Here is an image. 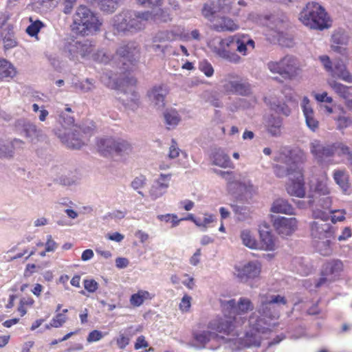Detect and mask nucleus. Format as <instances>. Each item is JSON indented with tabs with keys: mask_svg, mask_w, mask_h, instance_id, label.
<instances>
[{
	"mask_svg": "<svg viewBox=\"0 0 352 352\" xmlns=\"http://www.w3.org/2000/svg\"><path fill=\"white\" fill-rule=\"evenodd\" d=\"M259 306L258 314L253 313L248 320L249 329L244 337L234 340L232 349H242L244 347L260 346L261 334L274 327L278 314L276 311V307L285 305V298L280 295L264 294L259 296Z\"/></svg>",
	"mask_w": 352,
	"mask_h": 352,
	"instance_id": "1",
	"label": "nucleus"
},
{
	"mask_svg": "<svg viewBox=\"0 0 352 352\" xmlns=\"http://www.w3.org/2000/svg\"><path fill=\"white\" fill-rule=\"evenodd\" d=\"M166 21L168 16L153 14L152 12H133L123 10L115 15L111 21L113 30L117 33L136 32L145 27V23L149 20Z\"/></svg>",
	"mask_w": 352,
	"mask_h": 352,
	"instance_id": "2",
	"label": "nucleus"
},
{
	"mask_svg": "<svg viewBox=\"0 0 352 352\" xmlns=\"http://www.w3.org/2000/svg\"><path fill=\"white\" fill-rule=\"evenodd\" d=\"M217 46H209L212 51L220 58L230 63L239 64L241 63L242 58L234 52L230 50V47L234 44L236 52L241 55L245 56L249 52L254 49V41L248 35H234L223 39L217 41Z\"/></svg>",
	"mask_w": 352,
	"mask_h": 352,
	"instance_id": "3",
	"label": "nucleus"
},
{
	"mask_svg": "<svg viewBox=\"0 0 352 352\" xmlns=\"http://www.w3.org/2000/svg\"><path fill=\"white\" fill-rule=\"evenodd\" d=\"M72 30L82 36H88L100 31L102 21L98 15L85 6H79L72 17Z\"/></svg>",
	"mask_w": 352,
	"mask_h": 352,
	"instance_id": "4",
	"label": "nucleus"
},
{
	"mask_svg": "<svg viewBox=\"0 0 352 352\" xmlns=\"http://www.w3.org/2000/svg\"><path fill=\"white\" fill-rule=\"evenodd\" d=\"M298 19L305 26L314 30L329 29L333 23L324 8L315 2L308 3L300 12Z\"/></svg>",
	"mask_w": 352,
	"mask_h": 352,
	"instance_id": "5",
	"label": "nucleus"
},
{
	"mask_svg": "<svg viewBox=\"0 0 352 352\" xmlns=\"http://www.w3.org/2000/svg\"><path fill=\"white\" fill-rule=\"evenodd\" d=\"M98 150L103 155L123 158L133 153L131 144L120 138H101L97 140Z\"/></svg>",
	"mask_w": 352,
	"mask_h": 352,
	"instance_id": "6",
	"label": "nucleus"
},
{
	"mask_svg": "<svg viewBox=\"0 0 352 352\" xmlns=\"http://www.w3.org/2000/svg\"><path fill=\"white\" fill-rule=\"evenodd\" d=\"M68 127L62 126L58 129L56 133L58 138L67 146L72 148H79L85 144L84 141L79 137L80 128L74 124V119L68 118L67 119Z\"/></svg>",
	"mask_w": 352,
	"mask_h": 352,
	"instance_id": "7",
	"label": "nucleus"
},
{
	"mask_svg": "<svg viewBox=\"0 0 352 352\" xmlns=\"http://www.w3.org/2000/svg\"><path fill=\"white\" fill-rule=\"evenodd\" d=\"M267 67L273 74H278L284 78H292L298 74V65L296 58L286 56L278 61H271Z\"/></svg>",
	"mask_w": 352,
	"mask_h": 352,
	"instance_id": "8",
	"label": "nucleus"
},
{
	"mask_svg": "<svg viewBox=\"0 0 352 352\" xmlns=\"http://www.w3.org/2000/svg\"><path fill=\"white\" fill-rule=\"evenodd\" d=\"M313 216L318 221H313L311 225V235L313 241L322 239L325 237H333V232L331 228V226L326 223L328 219V214L325 211L316 209L313 212Z\"/></svg>",
	"mask_w": 352,
	"mask_h": 352,
	"instance_id": "9",
	"label": "nucleus"
},
{
	"mask_svg": "<svg viewBox=\"0 0 352 352\" xmlns=\"http://www.w3.org/2000/svg\"><path fill=\"white\" fill-rule=\"evenodd\" d=\"M262 265L258 261L239 263L234 267V274L242 282H248L259 278Z\"/></svg>",
	"mask_w": 352,
	"mask_h": 352,
	"instance_id": "10",
	"label": "nucleus"
},
{
	"mask_svg": "<svg viewBox=\"0 0 352 352\" xmlns=\"http://www.w3.org/2000/svg\"><path fill=\"white\" fill-rule=\"evenodd\" d=\"M221 306L224 311H230L234 315V319L236 323L241 324L244 323L242 316L254 309L252 302L247 298H240L238 302L233 299L224 301Z\"/></svg>",
	"mask_w": 352,
	"mask_h": 352,
	"instance_id": "11",
	"label": "nucleus"
},
{
	"mask_svg": "<svg viewBox=\"0 0 352 352\" xmlns=\"http://www.w3.org/2000/svg\"><path fill=\"white\" fill-rule=\"evenodd\" d=\"M241 323H236L234 319V316H228L224 314L212 320L208 326V329L214 331L219 336H229L233 332L235 328Z\"/></svg>",
	"mask_w": 352,
	"mask_h": 352,
	"instance_id": "12",
	"label": "nucleus"
},
{
	"mask_svg": "<svg viewBox=\"0 0 352 352\" xmlns=\"http://www.w3.org/2000/svg\"><path fill=\"white\" fill-rule=\"evenodd\" d=\"M64 52L72 60H79L87 56L93 50L92 45L87 43L74 41L67 43L64 46Z\"/></svg>",
	"mask_w": 352,
	"mask_h": 352,
	"instance_id": "13",
	"label": "nucleus"
},
{
	"mask_svg": "<svg viewBox=\"0 0 352 352\" xmlns=\"http://www.w3.org/2000/svg\"><path fill=\"white\" fill-rule=\"evenodd\" d=\"M286 189L292 196L303 197L305 195L304 177L301 169H295L294 173L289 174Z\"/></svg>",
	"mask_w": 352,
	"mask_h": 352,
	"instance_id": "14",
	"label": "nucleus"
},
{
	"mask_svg": "<svg viewBox=\"0 0 352 352\" xmlns=\"http://www.w3.org/2000/svg\"><path fill=\"white\" fill-rule=\"evenodd\" d=\"M170 174H160L154 179L149 188L148 196L152 201H155L165 195L170 186Z\"/></svg>",
	"mask_w": 352,
	"mask_h": 352,
	"instance_id": "15",
	"label": "nucleus"
},
{
	"mask_svg": "<svg viewBox=\"0 0 352 352\" xmlns=\"http://www.w3.org/2000/svg\"><path fill=\"white\" fill-rule=\"evenodd\" d=\"M273 226L283 237L293 234L298 229V220L295 217H279L274 219Z\"/></svg>",
	"mask_w": 352,
	"mask_h": 352,
	"instance_id": "16",
	"label": "nucleus"
},
{
	"mask_svg": "<svg viewBox=\"0 0 352 352\" xmlns=\"http://www.w3.org/2000/svg\"><path fill=\"white\" fill-rule=\"evenodd\" d=\"M168 93L167 87L164 85L152 87L147 93L150 105L156 110H162L165 107V98Z\"/></svg>",
	"mask_w": 352,
	"mask_h": 352,
	"instance_id": "17",
	"label": "nucleus"
},
{
	"mask_svg": "<svg viewBox=\"0 0 352 352\" xmlns=\"http://www.w3.org/2000/svg\"><path fill=\"white\" fill-rule=\"evenodd\" d=\"M327 84L332 91L344 101L348 109L352 107V86L343 85L335 80H329Z\"/></svg>",
	"mask_w": 352,
	"mask_h": 352,
	"instance_id": "18",
	"label": "nucleus"
},
{
	"mask_svg": "<svg viewBox=\"0 0 352 352\" xmlns=\"http://www.w3.org/2000/svg\"><path fill=\"white\" fill-rule=\"evenodd\" d=\"M280 164L274 166V173L278 177H287L289 179V174L294 173L295 169H300L290 158H287L283 155L278 157Z\"/></svg>",
	"mask_w": 352,
	"mask_h": 352,
	"instance_id": "19",
	"label": "nucleus"
},
{
	"mask_svg": "<svg viewBox=\"0 0 352 352\" xmlns=\"http://www.w3.org/2000/svg\"><path fill=\"white\" fill-rule=\"evenodd\" d=\"M278 248L276 237L268 230L259 231V241L257 243L256 250L274 251Z\"/></svg>",
	"mask_w": 352,
	"mask_h": 352,
	"instance_id": "20",
	"label": "nucleus"
},
{
	"mask_svg": "<svg viewBox=\"0 0 352 352\" xmlns=\"http://www.w3.org/2000/svg\"><path fill=\"white\" fill-rule=\"evenodd\" d=\"M334 67L330 75L348 83H352V74L342 60L334 61Z\"/></svg>",
	"mask_w": 352,
	"mask_h": 352,
	"instance_id": "21",
	"label": "nucleus"
},
{
	"mask_svg": "<svg viewBox=\"0 0 352 352\" xmlns=\"http://www.w3.org/2000/svg\"><path fill=\"white\" fill-rule=\"evenodd\" d=\"M231 0H218V8L217 9L208 5H205L202 10V14L206 18L212 21L213 15L217 12H222L223 13L231 12Z\"/></svg>",
	"mask_w": 352,
	"mask_h": 352,
	"instance_id": "22",
	"label": "nucleus"
},
{
	"mask_svg": "<svg viewBox=\"0 0 352 352\" xmlns=\"http://www.w3.org/2000/svg\"><path fill=\"white\" fill-rule=\"evenodd\" d=\"M223 87L226 91L233 92L240 95H248L250 93V85L238 80H231L229 78L225 80Z\"/></svg>",
	"mask_w": 352,
	"mask_h": 352,
	"instance_id": "23",
	"label": "nucleus"
},
{
	"mask_svg": "<svg viewBox=\"0 0 352 352\" xmlns=\"http://www.w3.org/2000/svg\"><path fill=\"white\" fill-rule=\"evenodd\" d=\"M136 85V80L133 77H131L123 82V86L127 87V89L124 91V95L126 96L127 106L133 107L137 104L139 100L138 93L135 91V86Z\"/></svg>",
	"mask_w": 352,
	"mask_h": 352,
	"instance_id": "24",
	"label": "nucleus"
},
{
	"mask_svg": "<svg viewBox=\"0 0 352 352\" xmlns=\"http://www.w3.org/2000/svg\"><path fill=\"white\" fill-rule=\"evenodd\" d=\"M310 150L315 157L320 161L333 154V148L330 146H324L317 140H314L311 142Z\"/></svg>",
	"mask_w": 352,
	"mask_h": 352,
	"instance_id": "25",
	"label": "nucleus"
},
{
	"mask_svg": "<svg viewBox=\"0 0 352 352\" xmlns=\"http://www.w3.org/2000/svg\"><path fill=\"white\" fill-rule=\"evenodd\" d=\"M219 339H223V336H219L216 334L214 331L208 329L207 331H202L195 334V346L197 347H203L209 341Z\"/></svg>",
	"mask_w": 352,
	"mask_h": 352,
	"instance_id": "26",
	"label": "nucleus"
},
{
	"mask_svg": "<svg viewBox=\"0 0 352 352\" xmlns=\"http://www.w3.org/2000/svg\"><path fill=\"white\" fill-rule=\"evenodd\" d=\"M141 330L140 327H129L119 333L116 338V344L119 349H124L130 342L131 338Z\"/></svg>",
	"mask_w": 352,
	"mask_h": 352,
	"instance_id": "27",
	"label": "nucleus"
},
{
	"mask_svg": "<svg viewBox=\"0 0 352 352\" xmlns=\"http://www.w3.org/2000/svg\"><path fill=\"white\" fill-rule=\"evenodd\" d=\"M212 164L221 168H228L231 166L232 162L228 155L222 149H214L210 156Z\"/></svg>",
	"mask_w": 352,
	"mask_h": 352,
	"instance_id": "28",
	"label": "nucleus"
},
{
	"mask_svg": "<svg viewBox=\"0 0 352 352\" xmlns=\"http://www.w3.org/2000/svg\"><path fill=\"white\" fill-rule=\"evenodd\" d=\"M242 244L251 250H256L258 241L256 240L254 232L248 228L242 229L239 235Z\"/></svg>",
	"mask_w": 352,
	"mask_h": 352,
	"instance_id": "29",
	"label": "nucleus"
},
{
	"mask_svg": "<svg viewBox=\"0 0 352 352\" xmlns=\"http://www.w3.org/2000/svg\"><path fill=\"white\" fill-rule=\"evenodd\" d=\"M327 176L326 173H324L320 180L318 181L315 186L314 193L309 197L312 199H318L322 196L329 195L330 190L327 186Z\"/></svg>",
	"mask_w": 352,
	"mask_h": 352,
	"instance_id": "30",
	"label": "nucleus"
},
{
	"mask_svg": "<svg viewBox=\"0 0 352 352\" xmlns=\"http://www.w3.org/2000/svg\"><path fill=\"white\" fill-rule=\"evenodd\" d=\"M271 211L274 213H283L285 214H293L294 208L283 199H277L272 204Z\"/></svg>",
	"mask_w": 352,
	"mask_h": 352,
	"instance_id": "31",
	"label": "nucleus"
},
{
	"mask_svg": "<svg viewBox=\"0 0 352 352\" xmlns=\"http://www.w3.org/2000/svg\"><path fill=\"white\" fill-rule=\"evenodd\" d=\"M14 66L6 59H0V81L12 78L16 75Z\"/></svg>",
	"mask_w": 352,
	"mask_h": 352,
	"instance_id": "32",
	"label": "nucleus"
},
{
	"mask_svg": "<svg viewBox=\"0 0 352 352\" xmlns=\"http://www.w3.org/2000/svg\"><path fill=\"white\" fill-rule=\"evenodd\" d=\"M333 179L340 189L347 193L350 188L348 173L342 170H336L333 173Z\"/></svg>",
	"mask_w": 352,
	"mask_h": 352,
	"instance_id": "33",
	"label": "nucleus"
},
{
	"mask_svg": "<svg viewBox=\"0 0 352 352\" xmlns=\"http://www.w3.org/2000/svg\"><path fill=\"white\" fill-rule=\"evenodd\" d=\"M154 294L146 290H138L137 293L132 294L130 297V303L133 307L141 306L145 300H151Z\"/></svg>",
	"mask_w": 352,
	"mask_h": 352,
	"instance_id": "34",
	"label": "nucleus"
},
{
	"mask_svg": "<svg viewBox=\"0 0 352 352\" xmlns=\"http://www.w3.org/2000/svg\"><path fill=\"white\" fill-rule=\"evenodd\" d=\"M331 239L332 237H324L314 241V246L320 254L327 256L331 253Z\"/></svg>",
	"mask_w": 352,
	"mask_h": 352,
	"instance_id": "35",
	"label": "nucleus"
},
{
	"mask_svg": "<svg viewBox=\"0 0 352 352\" xmlns=\"http://www.w3.org/2000/svg\"><path fill=\"white\" fill-rule=\"evenodd\" d=\"M213 27L217 31H234L239 28V25L233 20L224 17L214 23Z\"/></svg>",
	"mask_w": 352,
	"mask_h": 352,
	"instance_id": "36",
	"label": "nucleus"
},
{
	"mask_svg": "<svg viewBox=\"0 0 352 352\" xmlns=\"http://www.w3.org/2000/svg\"><path fill=\"white\" fill-rule=\"evenodd\" d=\"M41 133V131L34 124L27 122L23 126L22 133L31 142L37 139L40 136Z\"/></svg>",
	"mask_w": 352,
	"mask_h": 352,
	"instance_id": "37",
	"label": "nucleus"
},
{
	"mask_svg": "<svg viewBox=\"0 0 352 352\" xmlns=\"http://www.w3.org/2000/svg\"><path fill=\"white\" fill-rule=\"evenodd\" d=\"M157 219L163 223H170L171 228L178 226L183 219H179L178 215L175 213H166L163 214H158Z\"/></svg>",
	"mask_w": 352,
	"mask_h": 352,
	"instance_id": "38",
	"label": "nucleus"
},
{
	"mask_svg": "<svg viewBox=\"0 0 352 352\" xmlns=\"http://www.w3.org/2000/svg\"><path fill=\"white\" fill-rule=\"evenodd\" d=\"M268 131L272 135H279L281 133L282 120L280 118L272 117L267 122Z\"/></svg>",
	"mask_w": 352,
	"mask_h": 352,
	"instance_id": "39",
	"label": "nucleus"
},
{
	"mask_svg": "<svg viewBox=\"0 0 352 352\" xmlns=\"http://www.w3.org/2000/svg\"><path fill=\"white\" fill-rule=\"evenodd\" d=\"M147 184V178L145 175H140L135 177L131 183V188L137 191V192L144 197V195L142 190H143Z\"/></svg>",
	"mask_w": 352,
	"mask_h": 352,
	"instance_id": "40",
	"label": "nucleus"
},
{
	"mask_svg": "<svg viewBox=\"0 0 352 352\" xmlns=\"http://www.w3.org/2000/svg\"><path fill=\"white\" fill-rule=\"evenodd\" d=\"M80 181V175L78 173H69L65 175L60 178L61 184L66 186H75L79 184Z\"/></svg>",
	"mask_w": 352,
	"mask_h": 352,
	"instance_id": "41",
	"label": "nucleus"
},
{
	"mask_svg": "<svg viewBox=\"0 0 352 352\" xmlns=\"http://www.w3.org/2000/svg\"><path fill=\"white\" fill-rule=\"evenodd\" d=\"M166 123L169 127H175L180 122L181 118L175 109H169L164 113Z\"/></svg>",
	"mask_w": 352,
	"mask_h": 352,
	"instance_id": "42",
	"label": "nucleus"
},
{
	"mask_svg": "<svg viewBox=\"0 0 352 352\" xmlns=\"http://www.w3.org/2000/svg\"><path fill=\"white\" fill-rule=\"evenodd\" d=\"M203 215V218H199L198 219L197 227L205 231L215 221V217L209 212H204Z\"/></svg>",
	"mask_w": 352,
	"mask_h": 352,
	"instance_id": "43",
	"label": "nucleus"
},
{
	"mask_svg": "<svg viewBox=\"0 0 352 352\" xmlns=\"http://www.w3.org/2000/svg\"><path fill=\"white\" fill-rule=\"evenodd\" d=\"M342 270V263L340 261H332L327 263L324 267V274L328 276L330 274H335L338 273Z\"/></svg>",
	"mask_w": 352,
	"mask_h": 352,
	"instance_id": "44",
	"label": "nucleus"
},
{
	"mask_svg": "<svg viewBox=\"0 0 352 352\" xmlns=\"http://www.w3.org/2000/svg\"><path fill=\"white\" fill-rule=\"evenodd\" d=\"M137 52L136 47L133 43L124 45L118 50L117 53L122 57H130Z\"/></svg>",
	"mask_w": 352,
	"mask_h": 352,
	"instance_id": "45",
	"label": "nucleus"
},
{
	"mask_svg": "<svg viewBox=\"0 0 352 352\" xmlns=\"http://www.w3.org/2000/svg\"><path fill=\"white\" fill-rule=\"evenodd\" d=\"M34 300L31 297H24L20 300L18 311L21 316L26 314L28 308L33 306Z\"/></svg>",
	"mask_w": 352,
	"mask_h": 352,
	"instance_id": "46",
	"label": "nucleus"
},
{
	"mask_svg": "<svg viewBox=\"0 0 352 352\" xmlns=\"http://www.w3.org/2000/svg\"><path fill=\"white\" fill-rule=\"evenodd\" d=\"M315 202L318 206L322 207L324 210H327L330 208L332 201L329 195H326L322 196L318 199H312L309 200L310 204H312Z\"/></svg>",
	"mask_w": 352,
	"mask_h": 352,
	"instance_id": "47",
	"label": "nucleus"
},
{
	"mask_svg": "<svg viewBox=\"0 0 352 352\" xmlns=\"http://www.w3.org/2000/svg\"><path fill=\"white\" fill-rule=\"evenodd\" d=\"M239 188L241 192L252 195L255 192L256 189L252 182L250 179H245L240 182Z\"/></svg>",
	"mask_w": 352,
	"mask_h": 352,
	"instance_id": "48",
	"label": "nucleus"
},
{
	"mask_svg": "<svg viewBox=\"0 0 352 352\" xmlns=\"http://www.w3.org/2000/svg\"><path fill=\"white\" fill-rule=\"evenodd\" d=\"M318 60L321 63L323 69L330 74L331 72L333 71L334 62H332L329 56L325 54L319 56Z\"/></svg>",
	"mask_w": 352,
	"mask_h": 352,
	"instance_id": "49",
	"label": "nucleus"
},
{
	"mask_svg": "<svg viewBox=\"0 0 352 352\" xmlns=\"http://www.w3.org/2000/svg\"><path fill=\"white\" fill-rule=\"evenodd\" d=\"M192 297L188 294H184L179 304V309L182 313H187L191 307Z\"/></svg>",
	"mask_w": 352,
	"mask_h": 352,
	"instance_id": "50",
	"label": "nucleus"
},
{
	"mask_svg": "<svg viewBox=\"0 0 352 352\" xmlns=\"http://www.w3.org/2000/svg\"><path fill=\"white\" fill-rule=\"evenodd\" d=\"M12 153V146L10 144L0 140V158L11 157Z\"/></svg>",
	"mask_w": 352,
	"mask_h": 352,
	"instance_id": "51",
	"label": "nucleus"
},
{
	"mask_svg": "<svg viewBox=\"0 0 352 352\" xmlns=\"http://www.w3.org/2000/svg\"><path fill=\"white\" fill-rule=\"evenodd\" d=\"M199 70L207 77H211L214 74V69L212 65L206 60L200 61L199 64Z\"/></svg>",
	"mask_w": 352,
	"mask_h": 352,
	"instance_id": "52",
	"label": "nucleus"
},
{
	"mask_svg": "<svg viewBox=\"0 0 352 352\" xmlns=\"http://www.w3.org/2000/svg\"><path fill=\"white\" fill-rule=\"evenodd\" d=\"M174 38V34L169 31H163L158 32L154 37V42H165L171 41Z\"/></svg>",
	"mask_w": 352,
	"mask_h": 352,
	"instance_id": "53",
	"label": "nucleus"
},
{
	"mask_svg": "<svg viewBox=\"0 0 352 352\" xmlns=\"http://www.w3.org/2000/svg\"><path fill=\"white\" fill-rule=\"evenodd\" d=\"M300 106L303 112L304 116L314 114V109L311 107L310 100L308 97H303Z\"/></svg>",
	"mask_w": 352,
	"mask_h": 352,
	"instance_id": "54",
	"label": "nucleus"
},
{
	"mask_svg": "<svg viewBox=\"0 0 352 352\" xmlns=\"http://www.w3.org/2000/svg\"><path fill=\"white\" fill-rule=\"evenodd\" d=\"M300 106L303 112L304 116L314 114V109L311 107L310 100L308 97H303Z\"/></svg>",
	"mask_w": 352,
	"mask_h": 352,
	"instance_id": "55",
	"label": "nucleus"
},
{
	"mask_svg": "<svg viewBox=\"0 0 352 352\" xmlns=\"http://www.w3.org/2000/svg\"><path fill=\"white\" fill-rule=\"evenodd\" d=\"M32 111L35 113H38V120L41 122H45L49 116V111L45 109L44 106L40 107L36 103L32 104Z\"/></svg>",
	"mask_w": 352,
	"mask_h": 352,
	"instance_id": "56",
	"label": "nucleus"
},
{
	"mask_svg": "<svg viewBox=\"0 0 352 352\" xmlns=\"http://www.w3.org/2000/svg\"><path fill=\"white\" fill-rule=\"evenodd\" d=\"M45 252H54L58 247V243L53 239L52 236L49 234L46 236V241L44 244Z\"/></svg>",
	"mask_w": 352,
	"mask_h": 352,
	"instance_id": "57",
	"label": "nucleus"
},
{
	"mask_svg": "<svg viewBox=\"0 0 352 352\" xmlns=\"http://www.w3.org/2000/svg\"><path fill=\"white\" fill-rule=\"evenodd\" d=\"M43 27V23L40 21L32 22L26 29V32L31 36H35Z\"/></svg>",
	"mask_w": 352,
	"mask_h": 352,
	"instance_id": "58",
	"label": "nucleus"
},
{
	"mask_svg": "<svg viewBox=\"0 0 352 352\" xmlns=\"http://www.w3.org/2000/svg\"><path fill=\"white\" fill-rule=\"evenodd\" d=\"M67 320V317L63 314H56L51 320L50 326L58 328L61 327Z\"/></svg>",
	"mask_w": 352,
	"mask_h": 352,
	"instance_id": "59",
	"label": "nucleus"
},
{
	"mask_svg": "<svg viewBox=\"0 0 352 352\" xmlns=\"http://www.w3.org/2000/svg\"><path fill=\"white\" fill-rule=\"evenodd\" d=\"M83 284L85 289L90 293H94L98 289V283L94 279H85Z\"/></svg>",
	"mask_w": 352,
	"mask_h": 352,
	"instance_id": "60",
	"label": "nucleus"
},
{
	"mask_svg": "<svg viewBox=\"0 0 352 352\" xmlns=\"http://www.w3.org/2000/svg\"><path fill=\"white\" fill-rule=\"evenodd\" d=\"M307 126L313 131L318 127V122L315 118V113L305 116Z\"/></svg>",
	"mask_w": 352,
	"mask_h": 352,
	"instance_id": "61",
	"label": "nucleus"
},
{
	"mask_svg": "<svg viewBox=\"0 0 352 352\" xmlns=\"http://www.w3.org/2000/svg\"><path fill=\"white\" fill-rule=\"evenodd\" d=\"M135 3L140 6H150L152 8L161 6L162 0H135Z\"/></svg>",
	"mask_w": 352,
	"mask_h": 352,
	"instance_id": "62",
	"label": "nucleus"
},
{
	"mask_svg": "<svg viewBox=\"0 0 352 352\" xmlns=\"http://www.w3.org/2000/svg\"><path fill=\"white\" fill-rule=\"evenodd\" d=\"M103 337V334L98 330L91 331L87 338L88 342L91 343L100 340Z\"/></svg>",
	"mask_w": 352,
	"mask_h": 352,
	"instance_id": "63",
	"label": "nucleus"
},
{
	"mask_svg": "<svg viewBox=\"0 0 352 352\" xmlns=\"http://www.w3.org/2000/svg\"><path fill=\"white\" fill-rule=\"evenodd\" d=\"M315 99L320 102H333V98L331 96H328V94L326 91H324L321 94H314Z\"/></svg>",
	"mask_w": 352,
	"mask_h": 352,
	"instance_id": "64",
	"label": "nucleus"
}]
</instances>
